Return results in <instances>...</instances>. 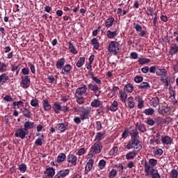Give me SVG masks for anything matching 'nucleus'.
I'll use <instances>...</instances> for the list:
<instances>
[{
    "mask_svg": "<svg viewBox=\"0 0 178 178\" xmlns=\"http://www.w3.org/2000/svg\"><path fill=\"white\" fill-rule=\"evenodd\" d=\"M144 171L147 176H151L150 178H161V175L158 172V170L155 168L151 169V165L147 161L144 164Z\"/></svg>",
    "mask_w": 178,
    "mask_h": 178,
    "instance_id": "1",
    "label": "nucleus"
},
{
    "mask_svg": "<svg viewBox=\"0 0 178 178\" xmlns=\"http://www.w3.org/2000/svg\"><path fill=\"white\" fill-rule=\"evenodd\" d=\"M103 147L102 143H95L94 145L91 146L88 154V158H92V156L97 155V154H101Z\"/></svg>",
    "mask_w": 178,
    "mask_h": 178,
    "instance_id": "2",
    "label": "nucleus"
},
{
    "mask_svg": "<svg viewBox=\"0 0 178 178\" xmlns=\"http://www.w3.org/2000/svg\"><path fill=\"white\" fill-rule=\"evenodd\" d=\"M127 149H136V151H141L143 149V142L138 139L131 140L126 146Z\"/></svg>",
    "mask_w": 178,
    "mask_h": 178,
    "instance_id": "3",
    "label": "nucleus"
},
{
    "mask_svg": "<svg viewBox=\"0 0 178 178\" xmlns=\"http://www.w3.org/2000/svg\"><path fill=\"white\" fill-rule=\"evenodd\" d=\"M90 113H91L90 109H83L82 113L79 115V117L75 116L73 119L74 123L76 124H80L81 123V120H87V119H90Z\"/></svg>",
    "mask_w": 178,
    "mask_h": 178,
    "instance_id": "4",
    "label": "nucleus"
},
{
    "mask_svg": "<svg viewBox=\"0 0 178 178\" xmlns=\"http://www.w3.org/2000/svg\"><path fill=\"white\" fill-rule=\"evenodd\" d=\"M108 52L114 54V55H118L119 51H120V44L116 41H111L108 44Z\"/></svg>",
    "mask_w": 178,
    "mask_h": 178,
    "instance_id": "5",
    "label": "nucleus"
},
{
    "mask_svg": "<svg viewBox=\"0 0 178 178\" xmlns=\"http://www.w3.org/2000/svg\"><path fill=\"white\" fill-rule=\"evenodd\" d=\"M29 135V131H26L24 128H17L15 131V137H19L22 140L26 138V136Z\"/></svg>",
    "mask_w": 178,
    "mask_h": 178,
    "instance_id": "6",
    "label": "nucleus"
},
{
    "mask_svg": "<svg viewBox=\"0 0 178 178\" xmlns=\"http://www.w3.org/2000/svg\"><path fill=\"white\" fill-rule=\"evenodd\" d=\"M88 89L90 90V91H93L95 97H99V95H101V91L99 90V88L96 83L88 84Z\"/></svg>",
    "mask_w": 178,
    "mask_h": 178,
    "instance_id": "7",
    "label": "nucleus"
},
{
    "mask_svg": "<svg viewBox=\"0 0 178 178\" xmlns=\"http://www.w3.org/2000/svg\"><path fill=\"white\" fill-rule=\"evenodd\" d=\"M134 29H135L137 33H139V37H145L147 35V31L143 30L141 25L134 23Z\"/></svg>",
    "mask_w": 178,
    "mask_h": 178,
    "instance_id": "8",
    "label": "nucleus"
},
{
    "mask_svg": "<svg viewBox=\"0 0 178 178\" xmlns=\"http://www.w3.org/2000/svg\"><path fill=\"white\" fill-rule=\"evenodd\" d=\"M161 143L163 145H172L173 144V138L169 136H161Z\"/></svg>",
    "mask_w": 178,
    "mask_h": 178,
    "instance_id": "9",
    "label": "nucleus"
},
{
    "mask_svg": "<svg viewBox=\"0 0 178 178\" xmlns=\"http://www.w3.org/2000/svg\"><path fill=\"white\" fill-rule=\"evenodd\" d=\"M55 176V169L52 167H49L44 171L45 178H52Z\"/></svg>",
    "mask_w": 178,
    "mask_h": 178,
    "instance_id": "10",
    "label": "nucleus"
},
{
    "mask_svg": "<svg viewBox=\"0 0 178 178\" xmlns=\"http://www.w3.org/2000/svg\"><path fill=\"white\" fill-rule=\"evenodd\" d=\"M22 79L21 87L22 88H29L30 87V78H29V76H22Z\"/></svg>",
    "mask_w": 178,
    "mask_h": 178,
    "instance_id": "11",
    "label": "nucleus"
},
{
    "mask_svg": "<svg viewBox=\"0 0 178 178\" xmlns=\"http://www.w3.org/2000/svg\"><path fill=\"white\" fill-rule=\"evenodd\" d=\"M69 173H70V170L69 169L61 170L54 176V178L66 177Z\"/></svg>",
    "mask_w": 178,
    "mask_h": 178,
    "instance_id": "12",
    "label": "nucleus"
},
{
    "mask_svg": "<svg viewBox=\"0 0 178 178\" xmlns=\"http://www.w3.org/2000/svg\"><path fill=\"white\" fill-rule=\"evenodd\" d=\"M67 161L69 163H72L74 166L77 165V156L73 154H70L67 157Z\"/></svg>",
    "mask_w": 178,
    "mask_h": 178,
    "instance_id": "13",
    "label": "nucleus"
},
{
    "mask_svg": "<svg viewBox=\"0 0 178 178\" xmlns=\"http://www.w3.org/2000/svg\"><path fill=\"white\" fill-rule=\"evenodd\" d=\"M94 166V159H90L85 167V175H88V172L92 169Z\"/></svg>",
    "mask_w": 178,
    "mask_h": 178,
    "instance_id": "14",
    "label": "nucleus"
},
{
    "mask_svg": "<svg viewBox=\"0 0 178 178\" xmlns=\"http://www.w3.org/2000/svg\"><path fill=\"white\" fill-rule=\"evenodd\" d=\"M42 105L45 112H49V111L52 109V106L51 104H49V101H48V99H43L42 102Z\"/></svg>",
    "mask_w": 178,
    "mask_h": 178,
    "instance_id": "15",
    "label": "nucleus"
},
{
    "mask_svg": "<svg viewBox=\"0 0 178 178\" xmlns=\"http://www.w3.org/2000/svg\"><path fill=\"white\" fill-rule=\"evenodd\" d=\"M65 63H66V60L65 58H59L56 63V69L58 70H62L63 67L65 66Z\"/></svg>",
    "mask_w": 178,
    "mask_h": 178,
    "instance_id": "16",
    "label": "nucleus"
},
{
    "mask_svg": "<svg viewBox=\"0 0 178 178\" xmlns=\"http://www.w3.org/2000/svg\"><path fill=\"white\" fill-rule=\"evenodd\" d=\"M35 123L31 121H26L24 122V129H25V130L26 131H29V130H31V129H34V127H35Z\"/></svg>",
    "mask_w": 178,
    "mask_h": 178,
    "instance_id": "17",
    "label": "nucleus"
},
{
    "mask_svg": "<svg viewBox=\"0 0 178 178\" xmlns=\"http://www.w3.org/2000/svg\"><path fill=\"white\" fill-rule=\"evenodd\" d=\"M52 108L54 110V113H60V111L62 109V105H60V102H55L53 104Z\"/></svg>",
    "mask_w": 178,
    "mask_h": 178,
    "instance_id": "18",
    "label": "nucleus"
},
{
    "mask_svg": "<svg viewBox=\"0 0 178 178\" xmlns=\"http://www.w3.org/2000/svg\"><path fill=\"white\" fill-rule=\"evenodd\" d=\"M115 22V18L112 16H109L108 18L105 22V26L107 29H111L112 26H113V23Z\"/></svg>",
    "mask_w": 178,
    "mask_h": 178,
    "instance_id": "19",
    "label": "nucleus"
},
{
    "mask_svg": "<svg viewBox=\"0 0 178 178\" xmlns=\"http://www.w3.org/2000/svg\"><path fill=\"white\" fill-rule=\"evenodd\" d=\"M61 74H70V71L72 70V65L70 64H67L63 66L61 69Z\"/></svg>",
    "mask_w": 178,
    "mask_h": 178,
    "instance_id": "20",
    "label": "nucleus"
},
{
    "mask_svg": "<svg viewBox=\"0 0 178 178\" xmlns=\"http://www.w3.org/2000/svg\"><path fill=\"white\" fill-rule=\"evenodd\" d=\"M135 129L137 131L138 130L140 133H145V131H147V127H145V124H138V122H137L136 124Z\"/></svg>",
    "mask_w": 178,
    "mask_h": 178,
    "instance_id": "21",
    "label": "nucleus"
},
{
    "mask_svg": "<svg viewBox=\"0 0 178 178\" xmlns=\"http://www.w3.org/2000/svg\"><path fill=\"white\" fill-rule=\"evenodd\" d=\"M22 113L24 118H27L28 119L31 118L33 116V113H31V111L27 108H24V109L22 110Z\"/></svg>",
    "mask_w": 178,
    "mask_h": 178,
    "instance_id": "22",
    "label": "nucleus"
},
{
    "mask_svg": "<svg viewBox=\"0 0 178 178\" xmlns=\"http://www.w3.org/2000/svg\"><path fill=\"white\" fill-rule=\"evenodd\" d=\"M8 81H9V76L6 74L3 73L0 75L1 86H3V84H6V83H8Z\"/></svg>",
    "mask_w": 178,
    "mask_h": 178,
    "instance_id": "23",
    "label": "nucleus"
},
{
    "mask_svg": "<svg viewBox=\"0 0 178 178\" xmlns=\"http://www.w3.org/2000/svg\"><path fill=\"white\" fill-rule=\"evenodd\" d=\"M105 138V132H98L95 136V141L96 143H101V140Z\"/></svg>",
    "mask_w": 178,
    "mask_h": 178,
    "instance_id": "24",
    "label": "nucleus"
},
{
    "mask_svg": "<svg viewBox=\"0 0 178 178\" xmlns=\"http://www.w3.org/2000/svg\"><path fill=\"white\" fill-rule=\"evenodd\" d=\"M87 92V86L83 85L82 87L78 88L76 90V94L78 95H83Z\"/></svg>",
    "mask_w": 178,
    "mask_h": 178,
    "instance_id": "25",
    "label": "nucleus"
},
{
    "mask_svg": "<svg viewBox=\"0 0 178 178\" xmlns=\"http://www.w3.org/2000/svg\"><path fill=\"white\" fill-rule=\"evenodd\" d=\"M177 52H178V44L172 43L170 45V54L175 55V54H177Z\"/></svg>",
    "mask_w": 178,
    "mask_h": 178,
    "instance_id": "26",
    "label": "nucleus"
},
{
    "mask_svg": "<svg viewBox=\"0 0 178 178\" xmlns=\"http://www.w3.org/2000/svg\"><path fill=\"white\" fill-rule=\"evenodd\" d=\"M136 156H137V152H136V151H131L125 155V159H127V161H131V159H134Z\"/></svg>",
    "mask_w": 178,
    "mask_h": 178,
    "instance_id": "27",
    "label": "nucleus"
},
{
    "mask_svg": "<svg viewBox=\"0 0 178 178\" xmlns=\"http://www.w3.org/2000/svg\"><path fill=\"white\" fill-rule=\"evenodd\" d=\"M56 129L58 130V131H60V133H65L67 129V124H65L63 123L58 124Z\"/></svg>",
    "mask_w": 178,
    "mask_h": 178,
    "instance_id": "28",
    "label": "nucleus"
},
{
    "mask_svg": "<svg viewBox=\"0 0 178 178\" xmlns=\"http://www.w3.org/2000/svg\"><path fill=\"white\" fill-rule=\"evenodd\" d=\"M68 49L71 54H73L74 55H77V49H76V47L73 45L71 41L68 42Z\"/></svg>",
    "mask_w": 178,
    "mask_h": 178,
    "instance_id": "29",
    "label": "nucleus"
},
{
    "mask_svg": "<svg viewBox=\"0 0 178 178\" xmlns=\"http://www.w3.org/2000/svg\"><path fill=\"white\" fill-rule=\"evenodd\" d=\"M157 76H163L164 77L168 76V70L166 69H158L156 71Z\"/></svg>",
    "mask_w": 178,
    "mask_h": 178,
    "instance_id": "30",
    "label": "nucleus"
},
{
    "mask_svg": "<svg viewBox=\"0 0 178 178\" xmlns=\"http://www.w3.org/2000/svg\"><path fill=\"white\" fill-rule=\"evenodd\" d=\"M102 104H101V100L98 99H95L93 101L90 103V106L92 108H99Z\"/></svg>",
    "mask_w": 178,
    "mask_h": 178,
    "instance_id": "31",
    "label": "nucleus"
},
{
    "mask_svg": "<svg viewBox=\"0 0 178 178\" xmlns=\"http://www.w3.org/2000/svg\"><path fill=\"white\" fill-rule=\"evenodd\" d=\"M151 88V86L148 82H142L138 86L139 90H149Z\"/></svg>",
    "mask_w": 178,
    "mask_h": 178,
    "instance_id": "32",
    "label": "nucleus"
},
{
    "mask_svg": "<svg viewBox=\"0 0 178 178\" xmlns=\"http://www.w3.org/2000/svg\"><path fill=\"white\" fill-rule=\"evenodd\" d=\"M94 49L98 50L99 49V41L97 38H93L90 41Z\"/></svg>",
    "mask_w": 178,
    "mask_h": 178,
    "instance_id": "33",
    "label": "nucleus"
},
{
    "mask_svg": "<svg viewBox=\"0 0 178 178\" xmlns=\"http://www.w3.org/2000/svg\"><path fill=\"white\" fill-rule=\"evenodd\" d=\"M124 91H127V92L131 93L132 91H134V86L131 83H128L124 86Z\"/></svg>",
    "mask_w": 178,
    "mask_h": 178,
    "instance_id": "34",
    "label": "nucleus"
},
{
    "mask_svg": "<svg viewBox=\"0 0 178 178\" xmlns=\"http://www.w3.org/2000/svg\"><path fill=\"white\" fill-rule=\"evenodd\" d=\"M134 106H136V102H134V99L133 97H129L128 98V108L129 109H133L134 108Z\"/></svg>",
    "mask_w": 178,
    "mask_h": 178,
    "instance_id": "35",
    "label": "nucleus"
},
{
    "mask_svg": "<svg viewBox=\"0 0 178 178\" xmlns=\"http://www.w3.org/2000/svg\"><path fill=\"white\" fill-rule=\"evenodd\" d=\"M66 160V154L65 153L59 154L57 156V162L58 163H62Z\"/></svg>",
    "mask_w": 178,
    "mask_h": 178,
    "instance_id": "36",
    "label": "nucleus"
},
{
    "mask_svg": "<svg viewBox=\"0 0 178 178\" xmlns=\"http://www.w3.org/2000/svg\"><path fill=\"white\" fill-rule=\"evenodd\" d=\"M44 135H42V136L40 138H38V139H36V140L35 141V145L37 147H42V144H44Z\"/></svg>",
    "mask_w": 178,
    "mask_h": 178,
    "instance_id": "37",
    "label": "nucleus"
},
{
    "mask_svg": "<svg viewBox=\"0 0 178 178\" xmlns=\"http://www.w3.org/2000/svg\"><path fill=\"white\" fill-rule=\"evenodd\" d=\"M131 140H138V131L135 129L131 131Z\"/></svg>",
    "mask_w": 178,
    "mask_h": 178,
    "instance_id": "38",
    "label": "nucleus"
},
{
    "mask_svg": "<svg viewBox=\"0 0 178 178\" xmlns=\"http://www.w3.org/2000/svg\"><path fill=\"white\" fill-rule=\"evenodd\" d=\"M90 79L95 83V84H101L102 81L101 79H98V77L94 76V73L90 72Z\"/></svg>",
    "mask_w": 178,
    "mask_h": 178,
    "instance_id": "39",
    "label": "nucleus"
},
{
    "mask_svg": "<svg viewBox=\"0 0 178 178\" xmlns=\"http://www.w3.org/2000/svg\"><path fill=\"white\" fill-rule=\"evenodd\" d=\"M161 137V134L159 133H157L156 134V138L157 139H155V136H154L153 138L150 139V144L152 145V144H155V143H156V144H159V138Z\"/></svg>",
    "mask_w": 178,
    "mask_h": 178,
    "instance_id": "40",
    "label": "nucleus"
},
{
    "mask_svg": "<svg viewBox=\"0 0 178 178\" xmlns=\"http://www.w3.org/2000/svg\"><path fill=\"white\" fill-rule=\"evenodd\" d=\"M6 72H8V64L6 63H1L0 65V73H6Z\"/></svg>",
    "mask_w": 178,
    "mask_h": 178,
    "instance_id": "41",
    "label": "nucleus"
},
{
    "mask_svg": "<svg viewBox=\"0 0 178 178\" xmlns=\"http://www.w3.org/2000/svg\"><path fill=\"white\" fill-rule=\"evenodd\" d=\"M118 35V33H116V31H112L111 30H108L106 31V36L108 38H115V37H116Z\"/></svg>",
    "mask_w": 178,
    "mask_h": 178,
    "instance_id": "42",
    "label": "nucleus"
},
{
    "mask_svg": "<svg viewBox=\"0 0 178 178\" xmlns=\"http://www.w3.org/2000/svg\"><path fill=\"white\" fill-rule=\"evenodd\" d=\"M106 166V161L102 159L99 161L98 168L99 170H102L103 169H105Z\"/></svg>",
    "mask_w": 178,
    "mask_h": 178,
    "instance_id": "43",
    "label": "nucleus"
},
{
    "mask_svg": "<svg viewBox=\"0 0 178 178\" xmlns=\"http://www.w3.org/2000/svg\"><path fill=\"white\" fill-rule=\"evenodd\" d=\"M143 113H145V115H146V116H149V115H154V113H155V110L152 108H146V109H145Z\"/></svg>",
    "mask_w": 178,
    "mask_h": 178,
    "instance_id": "44",
    "label": "nucleus"
},
{
    "mask_svg": "<svg viewBox=\"0 0 178 178\" xmlns=\"http://www.w3.org/2000/svg\"><path fill=\"white\" fill-rule=\"evenodd\" d=\"M84 63H86V57H80L76 63V67L80 68L84 65Z\"/></svg>",
    "mask_w": 178,
    "mask_h": 178,
    "instance_id": "45",
    "label": "nucleus"
},
{
    "mask_svg": "<svg viewBox=\"0 0 178 178\" xmlns=\"http://www.w3.org/2000/svg\"><path fill=\"white\" fill-rule=\"evenodd\" d=\"M139 65H145L147 63H149V62H151V60L149 58H138V60Z\"/></svg>",
    "mask_w": 178,
    "mask_h": 178,
    "instance_id": "46",
    "label": "nucleus"
},
{
    "mask_svg": "<svg viewBox=\"0 0 178 178\" xmlns=\"http://www.w3.org/2000/svg\"><path fill=\"white\" fill-rule=\"evenodd\" d=\"M110 111H111V112H116V111H118V102L113 101L110 106Z\"/></svg>",
    "mask_w": 178,
    "mask_h": 178,
    "instance_id": "47",
    "label": "nucleus"
},
{
    "mask_svg": "<svg viewBox=\"0 0 178 178\" xmlns=\"http://www.w3.org/2000/svg\"><path fill=\"white\" fill-rule=\"evenodd\" d=\"M120 94V99L123 104H126V101L127 99V93L126 92H121Z\"/></svg>",
    "mask_w": 178,
    "mask_h": 178,
    "instance_id": "48",
    "label": "nucleus"
},
{
    "mask_svg": "<svg viewBox=\"0 0 178 178\" xmlns=\"http://www.w3.org/2000/svg\"><path fill=\"white\" fill-rule=\"evenodd\" d=\"M18 169L21 173H26V170H27V165L22 163L19 165Z\"/></svg>",
    "mask_w": 178,
    "mask_h": 178,
    "instance_id": "49",
    "label": "nucleus"
},
{
    "mask_svg": "<svg viewBox=\"0 0 178 178\" xmlns=\"http://www.w3.org/2000/svg\"><path fill=\"white\" fill-rule=\"evenodd\" d=\"M152 102L154 108H156L159 104V98L158 97H154L152 99Z\"/></svg>",
    "mask_w": 178,
    "mask_h": 178,
    "instance_id": "50",
    "label": "nucleus"
},
{
    "mask_svg": "<svg viewBox=\"0 0 178 178\" xmlns=\"http://www.w3.org/2000/svg\"><path fill=\"white\" fill-rule=\"evenodd\" d=\"M84 109H90V108L86 107L84 108L83 106H81V107H73L72 111L73 112H81V113H83V111H84Z\"/></svg>",
    "mask_w": 178,
    "mask_h": 178,
    "instance_id": "51",
    "label": "nucleus"
},
{
    "mask_svg": "<svg viewBox=\"0 0 178 178\" xmlns=\"http://www.w3.org/2000/svg\"><path fill=\"white\" fill-rule=\"evenodd\" d=\"M149 165L151 168H154V166H156L158 165V160L155 159H149Z\"/></svg>",
    "mask_w": 178,
    "mask_h": 178,
    "instance_id": "52",
    "label": "nucleus"
},
{
    "mask_svg": "<svg viewBox=\"0 0 178 178\" xmlns=\"http://www.w3.org/2000/svg\"><path fill=\"white\" fill-rule=\"evenodd\" d=\"M171 178H178V171L176 169H172L170 172Z\"/></svg>",
    "mask_w": 178,
    "mask_h": 178,
    "instance_id": "53",
    "label": "nucleus"
},
{
    "mask_svg": "<svg viewBox=\"0 0 178 178\" xmlns=\"http://www.w3.org/2000/svg\"><path fill=\"white\" fill-rule=\"evenodd\" d=\"M138 109H143V108H144V100H143V98L141 97H138Z\"/></svg>",
    "mask_w": 178,
    "mask_h": 178,
    "instance_id": "54",
    "label": "nucleus"
},
{
    "mask_svg": "<svg viewBox=\"0 0 178 178\" xmlns=\"http://www.w3.org/2000/svg\"><path fill=\"white\" fill-rule=\"evenodd\" d=\"M75 98H76V102L79 105H83V104H84V97H79L77 96V95L75 94Z\"/></svg>",
    "mask_w": 178,
    "mask_h": 178,
    "instance_id": "55",
    "label": "nucleus"
},
{
    "mask_svg": "<svg viewBox=\"0 0 178 178\" xmlns=\"http://www.w3.org/2000/svg\"><path fill=\"white\" fill-rule=\"evenodd\" d=\"M116 175H118V171L115 169H112L109 172L108 177L115 178L116 177Z\"/></svg>",
    "mask_w": 178,
    "mask_h": 178,
    "instance_id": "56",
    "label": "nucleus"
},
{
    "mask_svg": "<svg viewBox=\"0 0 178 178\" xmlns=\"http://www.w3.org/2000/svg\"><path fill=\"white\" fill-rule=\"evenodd\" d=\"M118 154V147H113L109 152V155L113 156Z\"/></svg>",
    "mask_w": 178,
    "mask_h": 178,
    "instance_id": "57",
    "label": "nucleus"
},
{
    "mask_svg": "<svg viewBox=\"0 0 178 178\" xmlns=\"http://www.w3.org/2000/svg\"><path fill=\"white\" fill-rule=\"evenodd\" d=\"M28 66L30 67L31 74H35V66H34V65H33L31 63H29Z\"/></svg>",
    "mask_w": 178,
    "mask_h": 178,
    "instance_id": "58",
    "label": "nucleus"
},
{
    "mask_svg": "<svg viewBox=\"0 0 178 178\" xmlns=\"http://www.w3.org/2000/svg\"><path fill=\"white\" fill-rule=\"evenodd\" d=\"M154 155H159V156H161L163 154V150L162 149H154L153 151Z\"/></svg>",
    "mask_w": 178,
    "mask_h": 178,
    "instance_id": "59",
    "label": "nucleus"
},
{
    "mask_svg": "<svg viewBox=\"0 0 178 178\" xmlns=\"http://www.w3.org/2000/svg\"><path fill=\"white\" fill-rule=\"evenodd\" d=\"M3 101H6V102H12L13 101V98H12V96L9 95H6L3 98Z\"/></svg>",
    "mask_w": 178,
    "mask_h": 178,
    "instance_id": "60",
    "label": "nucleus"
},
{
    "mask_svg": "<svg viewBox=\"0 0 178 178\" xmlns=\"http://www.w3.org/2000/svg\"><path fill=\"white\" fill-rule=\"evenodd\" d=\"M22 73L24 76H27V74H30V69L29 67H24L22 70Z\"/></svg>",
    "mask_w": 178,
    "mask_h": 178,
    "instance_id": "61",
    "label": "nucleus"
},
{
    "mask_svg": "<svg viewBox=\"0 0 178 178\" xmlns=\"http://www.w3.org/2000/svg\"><path fill=\"white\" fill-rule=\"evenodd\" d=\"M143 80H144V78L143 76H136L134 78V81L135 83H143Z\"/></svg>",
    "mask_w": 178,
    "mask_h": 178,
    "instance_id": "62",
    "label": "nucleus"
},
{
    "mask_svg": "<svg viewBox=\"0 0 178 178\" xmlns=\"http://www.w3.org/2000/svg\"><path fill=\"white\" fill-rule=\"evenodd\" d=\"M146 123L147 124H148V126H154L155 124V121L154 120V119L149 118H147Z\"/></svg>",
    "mask_w": 178,
    "mask_h": 178,
    "instance_id": "63",
    "label": "nucleus"
},
{
    "mask_svg": "<svg viewBox=\"0 0 178 178\" xmlns=\"http://www.w3.org/2000/svg\"><path fill=\"white\" fill-rule=\"evenodd\" d=\"M31 106H38V99H33L31 101Z\"/></svg>",
    "mask_w": 178,
    "mask_h": 178,
    "instance_id": "64",
    "label": "nucleus"
}]
</instances>
